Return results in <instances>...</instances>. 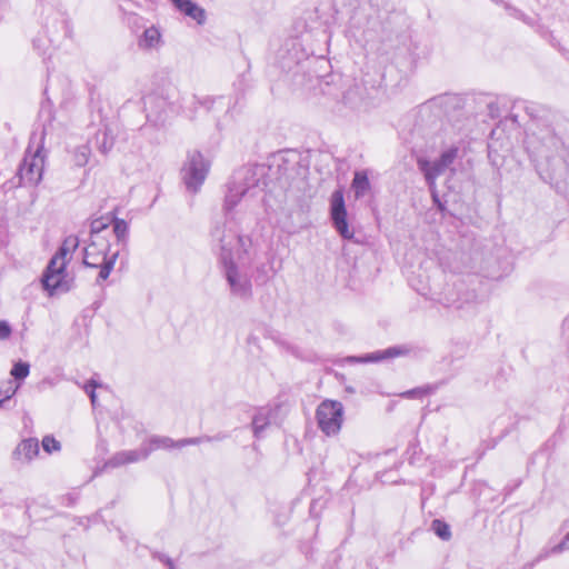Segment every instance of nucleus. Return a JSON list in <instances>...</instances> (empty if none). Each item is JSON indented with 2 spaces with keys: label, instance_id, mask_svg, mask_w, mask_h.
I'll use <instances>...</instances> for the list:
<instances>
[{
  "label": "nucleus",
  "instance_id": "nucleus-1",
  "mask_svg": "<svg viewBox=\"0 0 569 569\" xmlns=\"http://www.w3.org/2000/svg\"><path fill=\"white\" fill-rule=\"evenodd\" d=\"M266 167L253 164L237 170L228 187L224 210L230 212L241 201L249 203L259 198L266 186Z\"/></svg>",
  "mask_w": 569,
  "mask_h": 569
},
{
  "label": "nucleus",
  "instance_id": "nucleus-2",
  "mask_svg": "<svg viewBox=\"0 0 569 569\" xmlns=\"http://www.w3.org/2000/svg\"><path fill=\"white\" fill-rule=\"evenodd\" d=\"M526 143L539 168L549 164L551 161L561 162L563 143L550 126H540L539 122L533 120Z\"/></svg>",
  "mask_w": 569,
  "mask_h": 569
},
{
  "label": "nucleus",
  "instance_id": "nucleus-3",
  "mask_svg": "<svg viewBox=\"0 0 569 569\" xmlns=\"http://www.w3.org/2000/svg\"><path fill=\"white\" fill-rule=\"evenodd\" d=\"M211 241L221 264L233 260L242 261L252 244L249 237L239 234L224 223L214 226L211 230Z\"/></svg>",
  "mask_w": 569,
  "mask_h": 569
},
{
  "label": "nucleus",
  "instance_id": "nucleus-4",
  "mask_svg": "<svg viewBox=\"0 0 569 569\" xmlns=\"http://www.w3.org/2000/svg\"><path fill=\"white\" fill-rule=\"evenodd\" d=\"M110 242L106 237L96 236L90 239V242L84 248V266L99 269L96 279L97 284H101L109 278L119 257V251L110 252Z\"/></svg>",
  "mask_w": 569,
  "mask_h": 569
},
{
  "label": "nucleus",
  "instance_id": "nucleus-5",
  "mask_svg": "<svg viewBox=\"0 0 569 569\" xmlns=\"http://www.w3.org/2000/svg\"><path fill=\"white\" fill-rule=\"evenodd\" d=\"M233 260L222 263L223 273L232 296L248 300L252 297V283L247 269Z\"/></svg>",
  "mask_w": 569,
  "mask_h": 569
},
{
  "label": "nucleus",
  "instance_id": "nucleus-6",
  "mask_svg": "<svg viewBox=\"0 0 569 569\" xmlns=\"http://www.w3.org/2000/svg\"><path fill=\"white\" fill-rule=\"evenodd\" d=\"M209 168V161L199 151L190 152L182 168L186 188L193 193L198 192L208 176Z\"/></svg>",
  "mask_w": 569,
  "mask_h": 569
},
{
  "label": "nucleus",
  "instance_id": "nucleus-7",
  "mask_svg": "<svg viewBox=\"0 0 569 569\" xmlns=\"http://www.w3.org/2000/svg\"><path fill=\"white\" fill-rule=\"evenodd\" d=\"M319 429L327 436L337 435L343 421V406L336 400L322 401L316 412Z\"/></svg>",
  "mask_w": 569,
  "mask_h": 569
},
{
  "label": "nucleus",
  "instance_id": "nucleus-8",
  "mask_svg": "<svg viewBox=\"0 0 569 569\" xmlns=\"http://www.w3.org/2000/svg\"><path fill=\"white\" fill-rule=\"evenodd\" d=\"M457 156L458 148L452 147L443 151L435 161H429L425 158H419L417 160L418 168L423 173L429 189L436 188L437 178L440 177L448 168H450Z\"/></svg>",
  "mask_w": 569,
  "mask_h": 569
},
{
  "label": "nucleus",
  "instance_id": "nucleus-9",
  "mask_svg": "<svg viewBox=\"0 0 569 569\" xmlns=\"http://www.w3.org/2000/svg\"><path fill=\"white\" fill-rule=\"evenodd\" d=\"M66 262L60 258H51L42 276V284L50 296L67 292L70 289L67 280Z\"/></svg>",
  "mask_w": 569,
  "mask_h": 569
},
{
  "label": "nucleus",
  "instance_id": "nucleus-10",
  "mask_svg": "<svg viewBox=\"0 0 569 569\" xmlns=\"http://www.w3.org/2000/svg\"><path fill=\"white\" fill-rule=\"evenodd\" d=\"M143 106L147 120L154 126H163L173 112V103L169 98L157 92L146 96Z\"/></svg>",
  "mask_w": 569,
  "mask_h": 569
},
{
  "label": "nucleus",
  "instance_id": "nucleus-11",
  "mask_svg": "<svg viewBox=\"0 0 569 569\" xmlns=\"http://www.w3.org/2000/svg\"><path fill=\"white\" fill-rule=\"evenodd\" d=\"M44 167L43 148L39 147L33 153H27L19 168L20 183L36 186L42 179Z\"/></svg>",
  "mask_w": 569,
  "mask_h": 569
},
{
  "label": "nucleus",
  "instance_id": "nucleus-12",
  "mask_svg": "<svg viewBox=\"0 0 569 569\" xmlns=\"http://www.w3.org/2000/svg\"><path fill=\"white\" fill-rule=\"evenodd\" d=\"M330 213L333 227L343 239H351L353 231L349 229L347 222V210L342 190H336L331 194Z\"/></svg>",
  "mask_w": 569,
  "mask_h": 569
},
{
  "label": "nucleus",
  "instance_id": "nucleus-13",
  "mask_svg": "<svg viewBox=\"0 0 569 569\" xmlns=\"http://www.w3.org/2000/svg\"><path fill=\"white\" fill-rule=\"evenodd\" d=\"M224 436L218 435L216 437H197V438H186L179 441H174L168 437H153L150 439V452L158 448L171 449V448H182L189 445H199L203 441H212V440H222Z\"/></svg>",
  "mask_w": 569,
  "mask_h": 569
},
{
  "label": "nucleus",
  "instance_id": "nucleus-14",
  "mask_svg": "<svg viewBox=\"0 0 569 569\" xmlns=\"http://www.w3.org/2000/svg\"><path fill=\"white\" fill-rule=\"evenodd\" d=\"M94 147L102 153H109L116 142V131L111 123L102 120L92 140Z\"/></svg>",
  "mask_w": 569,
  "mask_h": 569
},
{
  "label": "nucleus",
  "instance_id": "nucleus-15",
  "mask_svg": "<svg viewBox=\"0 0 569 569\" xmlns=\"http://www.w3.org/2000/svg\"><path fill=\"white\" fill-rule=\"evenodd\" d=\"M408 353H409V349L407 347L396 346V347H390L386 350H378V351H375L371 353H367L366 356H362V357H348L346 360L348 362H360V363L378 362V361H382L385 359L406 356Z\"/></svg>",
  "mask_w": 569,
  "mask_h": 569
},
{
  "label": "nucleus",
  "instance_id": "nucleus-16",
  "mask_svg": "<svg viewBox=\"0 0 569 569\" xmlns=\"http://www.w3.org/2000/svg\"><path fill=\"white\" fill-rule=\"evenodd\" d=\"M150 453L148 448H141L138 450H128L117 452L113 457L109 459L107 466L116 468L126 463L137 462L142 459H147Z\"/></svg>",
  "mask_w": 569,
  "mask_h": 569
},
{
  "label": "nucleus",
  "instance_id": "nucleus-17",
  "mask_svg": "<svg viewBox=\"0 0 569 569\" xmlns=\"http://www.w3.org/2000/svg\"><path fill=\"white\" fill-rule=\"evenodd\" d=\"M39 453V442L34 438L22 440L13 451V458L20 463H28Z\"/></svg>",
  "mask_w": 569,
  "mask_h": 569
},
{
  "label": "nucleus",
  "instance_id": "nucleus-18",
  "mask_svg": "<svg viewBox=\"0 0 569 569\" xmlns=\"http://www.w3.org/2000/svg\"><path fill=\"white\" fill-rule=\"evenodd\" d=\"M172 3L186 16L194 19L199 24L206 20V13L202 8L191 0H172Z\"/></svg>",
  "mask_w": 569,
  "mask_h": 569
},
{
  "label": "nucleus",
  "instance_id": "nucleus-19",
  "mask_svg": "<svg viewBox=\"0 0 569 569\" xmlns=\"http://www.w3.org/2000/svg\"><path fill=\"white\" fill-rule=\"evenodd\" d=\"M351 187L356 198L365 197L371 188L367 171H356Z\"/></svg>",
  "mask_w": 569,
  "mask_h": 569
},
{
  "label": "nucleus",
  "instance_id": "nucleus-20",
  "mask_svg": "<svg viewBox=\"0 0 569 569\" xmlns=\"http://www.w3.org/2000/svg\"><path fill=\"white\" fill-rule=\"evenodd\" d=\"M161 42V33L156 27L146 29L139 40V47L143 49L158 48Z\"/></svg>",
  "mask_w": 569,
  "mask_h": 569
},
{
  "label": "nucleus",
  "instance_id": "nucleus-21",
  "mask_svg": "<svg viewBox=\"0 0 569 569\" xmlns=\"http://www.w3.org/2000/svg\"><path fill=\"white\" fill-rule=\"evenodd\" d=\"M270 410L266 408H261L252 419V429L256 438L262 437L263 430L269 426L270 423Z\"/></svg>",
  "mask_w": 569,
  "mask_h": 569
},
{
  "label": "nucleus",
  "instance_id": "nucleus-22",
  "mask_svg": "<svg viewBox=\"0 0 569 569\" xmlns=\"http://www.w3.org/2000/svg\"><path fill=\"white\" fill-rule=\"evenodd\" d=\"M79 246V240L77 237L69 236L64 239L61 247L57 251V253L52 258H60V261L67 263V256L74 251Z\"/></svg>",
  "mask_w": 569,
  "mask_h": 569
},
{
  "label": "nucleus",
  "instance_id": "nucleus-23",
  "mask_svg": "<svg viewBox=\"0 0 569 569\" xmlns=\"http://www.w3.org/2000/svg\"><path fill=\"white\" fill-rule=\"evenodd\" d=\"M111 222L113 223V232L118 242L122 246H126L129 234L128 223L123 219L116 217H111Z\"/></svg>",
  "mask_w": 569,
  "mask_h": 569
},
{
  "label": "nucleus",
  "instance_id": "nucleus-24",
  "mask_svg": "<svg viewBox=\"0 0 569 569\" xmlns=\"http://www.w3.org/2000/svg\"><path fill=\"white\" fill-rule=\"evenodd\" d=\"M19 389V385L8 380L0 385V407L10 400Z\"/></svg>",
  "mask_w": 569,
  "mask_h": 569
},
{
  "label": "nucleus",
  "instance_id": "nucleus-25",
  "mask_svg": "<svg viewBox=\"0 0 569 569\" xmlns=\"http://www.w3.org/2000/svg\"><path fill=\"white\" fill-rule=\"evenodd\" d=\"M91 156V149L88 144L79 146L73 152V162L77 167H84Z\"/></svg>",
  "mask_w": 569,
  "mask_h": 569
},
{
  "label": "nucleus",
  "instance_id": "nucleus-26",
  "mask_svg": "<svg viewBox=\"0 0 569 569\" xmlns=\"http://www.w3.org/2000/svg\"><path fill=\"white\" fill-rule=\"evenodd\" d=\"M343 103L349 106L352 109H357L360 107V89L358 87H353L348 89L342 97Z\"/></svg>",
  "mask_w": 569,
  "mask_h": 569
},
{
  "label": "nucleus",
  "instance_id": "nucleus-27",
  "mask_svg": "<svg viewBox=\"0 0 569 569\" xmlns=\"http://www.w3.org/2000/svg\"><path fill=\"white\" fill-rule=\"evenodd\" d=\"M111 223V217H100L94 219L90 226V239L96 236H102L101 232L106 230Z\"/></svg>",
  "mask_w": 569,
  "mask_h": 569
},
{
  "label": "nucleus",
  "instance_id": "nucleus-28",
  "mask_svg": "<svg viewBox=\"0 0 569 569\" xmlns=\"http://www.w3.org/2000/svg\"><path fill=\"white\" fill-rule=\"evenodd\" d=\"M431 529L442 540L447 541L451 538V531L448 523L440 519H435L431 522Z\"/></svg>",
  "mask_w": 569,
  "mask_h": 569
},
{
  "label": "nucleus",
  "instance_id": "nucleus-29",
  "mask_svg": "<svg viewBox=\"0 0 569 569\" xmlns=\"http://www.w3.org/2000/svg\"><path fill=\"white\" fill-rule=\"evenodd\" d=\"M568 549H569V532L565 536V538H563V540L561 542H559L558 545L553 546L549 550L542 551L539 555L538 560L545 559V558L549 557L551 553H560V552H562L565 550H568Z\"/></svg>",
  "mask_w": 569,
  "mask_h": 569
},
{
  "label": "nucleus",
  "instance_id": "nucleus-30",
  "mask_svg": "<svg viewBox=\"0 0 569 569\" xmlns=\"http://www.w3.org/2000/svg\"><path fill=\"white\" fill-rule=\"evenodd\" d=\"M30 372V366L29 363L27 362H23V361H18L13 365L12 369H11V376L17 379V380H21V379H24L28 377Z\"/></svg>",
  "mask_w": 569,
  "mask_h": 569
},
{
  "label": "nucleus",
  "instance_id": "nucleus-31",
  "mask_svg": "<svg viewBox=\"0 0 569 569\" xmlns=\"http://www.w3.org/2000/svg\"><path fill=\"white\" fill-rule=\"evenodd\" d=\"M42 448L46 452L52 453L54 451H59L61 449V445L53 437L46 436L42 439Z\"/></svg>",
  "mask_w": 569,
  "mask_h": 569
},
{
  "label": "nucleus",
  "instance_id": "nucleus-32",
  "mask_svg": "<svg viewBox=\"0 0 569 569\" xmlns=\"http://www.w3.org/2000/svg\"><path fill=\"white\" fill-rule=\"evenodd\" d=\"M12 333L11 326L6 320H0V341H4L10 338Z\"/></svg>",
  "mask_w": 569,
  "mask_h": 569
},
{
  "label": "nucleus",
  "instance_id": "nucleus-33",
  "mask_svg": "<svg viewBox=\"0 0 569 569\" xmlns=\"http://www.w3.org/2000/svg\"><path fill=\"white\" fill-rule=\"evenodd\" d=\"M101 387V383L97 382L94 379H90L84 386H83V389L84 391L88 393V396L90 397V390L91 388L93 389V391H96L97 388H100Z\"/></svg>",
  "mask_w": 569,
  "mask_h": 569
},
{
  "label": "nucleus",
  "instance_id": "nucleus-34",
  "mask_svg": "<svg viewBox=\"0 0 569 569\" xmlns=\"http://www.w3.org/2000/svg\"><path fill=\"white\" fill-rule=\"evenodd\" d=\"M431 191V194H432V199H433V202L437 204V207L439 208V210H445V206L442 204V202L439 200V197L437 194V190L436 188L435 189H430Z\"/></svg>",
  "mask_w": 569,
  "mask_h": 569
},
{
  "label": "nucleus",
  "instance_id": "nucleus-35",
  "mask_svg": "<svg viewBox=\"0 0 569 569\" xmlns=\"http://www.w3.org/2000/svg\"><path fill=\"white\" fill-rule=\"evenodd\" d=\"M562 335L569 342V317L563 321Z\"/></svg>",
  "mask_w": 569,
  "mask_h": 569
},
{
  "label": "nucleus",
  "instance_id": "nucleus-36",
  "mask_svg": "<svg viewBox=\"0 0 569 569\" xmlns=\"http://www.w3.org/2000/svg\"><path fill=\"white\" fill-rule=\"evenodd\" d=\"M152 557L154 559H158L159 561L163 562L164 565H167V559H170L168 556H166L164 553H161V552H153Z\"/></svg>",
  "mask_w": 569,
  "mask_h": 569
},
{
  "label": "nucleus",
  "instance_id": "nucleus-37",
  "mask_svg": "<svg viewBox=\"0 0 569 569\" xmlns=\"http://www.w3.org/2000/svg\"><path fill=\"white\" fill-rule=\"evenodd\" d=\"M90 400H91L92 406H96V403H97V395H96V391H93L92 388L90 390Z\"/></svg>",
  "mask_w": 569,
  "mask_h": 569
},
{
  "label": "nucleus",
  "instance_id": "nucleus-38",
  "mask_svg": "<svg viewBox=\"0 0 569 569\" xmlns=\"http://www.w3.org/2000/svg\"><path fill=\"white\" fill-rule=\"evenodd\" d=\"M548 177H549L550 180H555L557 178L556 170L553 168L548 173Z\"/></svg>",
  "mask_w": 569,
  "mask_h": 569
},
{
  "label": "nucleus",
  "instance_id": "nucleus-39",
  "mask_svg": "<svg viewBox=\"0 0 569 569\" xmlns=\"http://www.w3.org/2000/svg\"><path fill=\"white\" fill-rule=\"evenodd\" d=\"M168 569H176V566L172 561V559H167V565Z\"/></svg>",
  "mask_w": 569,
  "mask_h": 569
},
{
  "label": "nucleus",
  "instance_id": "nucleus-40",
  "mask_svg": "<svg viewBox=\"0 0 569 569\" xmlns=\"http://www.w3.org/2000/svg\"><path fill=\"white\" fill-rule=\"evenodd\" d=\"M492 152H493V146H492V144H489V146H488V157H489V158H492Z\"/></svg>",
  "mask_w": 569,
  "mask_h": 569
},
{
  "label": "nucleus",
  "instance_id": "nucleus-41",
  "mask_svg": "<svg viewBox=\"0 0 569 569\" xmlns=\"http://www.w3.org/2000/svg\"><path fill=\"white\" fill-rule=\"evenodd\" d=\"M526 110L528 111L530 117H533V113H532L533 107H527Z\"/></svg>",
  "mask_w": 569,
  "mask_h": 569
},
{
  "label": "nucleus",
  "instance_id": "nucleus-42",
  "mask_svg": "<svg viewBox=\"0 0 569 569\" xmlns=\"http://www.w3.org/2000/svg\"><path fill=\"white\" fill-rule=\"evenodd\" d=\"M413 392H415V391H413V390H411V391L406 392L405 395H406V396H408V397H410Z\"/></svg>",
  "mask_w": 569,
  "mask_h": 569
}]
</instances>
